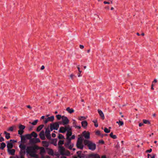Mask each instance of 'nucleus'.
I'll return each mask as SVG.
<instances>
[{
	"label": "nucleus",
	"instance_id": "obj_10",
	"mask_svg": "<svg viewBox=\"0 0 158 158\" xmlns=\"http://www.w3.org/2000/svg\"><path fill=\"white\" fill-rule=\"evenodd\" d=\"M77 148L81 149H82L84 148L83 141H77L76 144Z\"/></svg>",
	"mask_w": 158,
	"mask_h": 158
},
{
	"label": "nucleus",
	"instance_id": "obj_54",
	"mask_svg": "<svg viewBox=\"0 0 158 158\" xmlns=\"http://www.w3.org/2000/svg\"><path fill=\"white\" fill-rule=\"evenodd\" d=\"M52 136L53 138L55 137L56 136V134L55 133H52Z\"/></svg>",
	"mask_w": 158,
	"mask_h": 158
},
{
	"label": "nucleus",
	"instance_id": "obj_39",
	"mask_svg": "<svg viewBox=\"0 0 158 158\" xmlns=\"http://www.w3.org/2000/svg\"><path fill=\"white\" fill-rule=\"evenodd\" d=\"M38 120H35L33 122L31 123V122H30V123H31V124L33 125H35L37 122H38Z\"/></svg>",
	"mask_w": 158,
	"mask_h": 158
},
{
	"label": "nucleus",
	"instance_id": "obj_51",
	"mask_svg": "<svg viewBox=\"0 0 158 158\" xmlns=\"http://www.w3.org/2000/svg\"><path fill=\"white\" fill-rule=\"evenodd\" d=\"M155 155L154 154H153L152 155V156H151L150 157V158H155Z\"/></svg>",
	"mask_w": 158,
	"mask_h": 158
},
{
	"label": "nucleus",
	"instance_id": "obj_32",
	"mask_svg": "<svg viewBox=\"0 0 158 158\" xmlns=\"http://www.w3.org/2000/svg\"><path fill=\"white\" fill-rule=\"evenodd\" d=\"M110 136L111 137L114 139H116L117 138L116 136L115 135H114L113 134V133L112 132L110 133Z\"/></svg>",
	"mask_w": 158,
	"mask_h": 158
},
{
	"label": "nucleus",
	"instance_id": "obj_9",
	"mask_svg": "<svg viewBox=\"0 0 158 158\" xmlns=\"http://www.w3.org/2000/svg\"><path fill=\"white\" fill-rule=\"evenodd\" d=\"M54 116H52L48 117L47 118H45V119L44 120V122L45 123H46L49 122H53L54 121Z\"/></svg>",
	"mask_w": 158,
	"mask_h": 158
},
{
	"label": "nucleus",
	"instance_id": "obj_30",
	"mask_svg": "<svg viewBox=\"0 0 158 158\" xmlns=\"http://www.w3.org/2000/svg\"><path fill=\"white\" fill-rule=\"evenodd\" d=\"M25 135L27 139L30 140L31 139V134H27Z\"/></svg>",
	"mask_w": 158,
	"mask_h": 158
},
{
	"label": "nucleus",
	"instance_id": "obj_5",
	"mask_svg": "<svg viewBox=\"0 0 158 158\" xmlns=\"http://www.w3.org/2000/svg\"><path fill=\"white\" fill-rule=\"evenodd\" d=\"M66 140L67 142L64 143L65 146L67 148H68L70 149H71L73 145V144H71V139H66Z\"/></svg>",
	"mask_w": 158,
	"mask_h": 158
},
{
	"label": "nucleus",
	"instance_id": "obj_49",
	"mask_svg": "<svg viewBox=\"0 0 158 158\" xmlns=\"http://www.w3.org/2000/svg\"><path fill=\"white\" fill-rule=\"evenodd\" d=\"M73 124L74 125V126H76V121L74 119L73 120Z\"/></svg>",
	"mask_w": 158,
	"mask_h": 158
},
{
	"label": "nucleus",
	"instance_id": "obj_12",
	"mask_svg": "<svg viewBox=\"0 0 158 158\" xmlns=\"http://www.w3.org/2000/svg\"><path fill=\"white\" fill-rule=\"evenodd\" d=\"M68 128L67 127H61L60 128L59 131L60 132L64 133L67 131Z\"/></svg>",
	"mask_w": 158,
	"mask_h": 158
},
{
	"label": "nucleus",
	"instance_id": "obj_8",
	"mask_svg": "<svg viewBox=\"0 0 158 158\" xmlns=\"http://www.w3.org/2000/svg\"><path fill=\"white\" fill-rule=\"evenodd\" d=\"M62 123L64 125H66L68 124L69 122V120L68 118L64 116H62Z\"/></svg>",
	"mask_w": 158,
	"mask_h": 158
},
{
	"label": "nucleus",
	"instance_id": "obj_41",
	"mask_svg": "<svg viewBox=\"0 0 158 158\" xmlns=\"http://www.w3.org/2000/svg\"><path fill=\"white\" fill-rule=\"evenodd\" d=\"M58 137L60 139H64V136L60 134L59 135Z\"/></svg>",
	"mask_w": 158,
	"mask_h": 158
},
{
	"label": "nucleus",
	"instance_id": "obj_48",
	"mask_svg": "<svg viewBox=\"0 0 158 158\" xmlns=\"http://www.w3.org/2000/svg\"><path fill=\"white\" fill-rule=\"evenodd\" d=\"M152 151V149H150L149 150H147L146 151V152H151Z\"/></svg>",
	"mask_w": 158,
	"mask_h": 158
},
{
	"label": "nucleus",
	"instance_id": "obj_42",
	"mask_svg": "<svg viewBox=\"0 0 158 158\" xmlns=\"http://www.w3.org/2000/svg\"><path fill=\"white\" fill-rule=\"evenodd\" d=\"M56 117L57 119L59 120L61 118L62 119V116L60 115H56Z\"/></svg>",
	"mask_w": 158,
	"mask_h": 158
},
{
	"label": "nucleus",
	"instance_id": "obj_60",
	"mask_svg": "<svg viewBox=\"0 0 158 158\" xmlns=\"http://www.w3.org/2000/svg\"><path fill=\"white\" fill-rule=\"evenodd\" d=\"M143 125V123H139V127H141V126H142Z\"/></svg>",
	"mask_w": 158,
	"mask_h": 158
},
{
	"label": "nucleus",
	"instance_id": "obj_33",
	"mask_svg": "<svg viewBox=\"0 0 158 158\" xmlns=\"http://www.w3.org/2000/svg\"><path fill=\"white\" fill-rule=\"evenodd\" d=\"M143 123L145 124H150V121L147 120L146 119H143Z\"/></svg>",
	"mask_w": 158,
	"mask_h": 158
},
{
	"label": "nucleus",
	"instance_id": "obj_44",
	"mask_svg": "<svg viewBox=\"0 0 158 158\" xmlns=\"http://www.w3.org/2000/svg\"><path fill=\"white\" fill-rule=\"evenodd\" d=\"M2 133L0 134V142H2L4 141V139L3 137L1 136Z\"/></svg>",
	"mask_w": 158,
	"mask_h": 158
},
{
	"label": "nucleus",
	"instance_id": "obj_23",
	"mask_svg": "<svg viewBox=\"0 0 158 158\" xmlns=\"http://www.w3.org/2000/svg\"><path fill=\"white\" fill-rule=\"evenodd\" d=\"M13 146V144L9 142H7V147L8 148V149H11Z\"/></svg>",
	"mask_w": 158,
	"mask_h": 158
},
{
	"label": "nucleus",
	"instance_id": "obj_40",
	"mask_svg": "<svg viewBox=\"0 0 158 158\" xmlns=\"http://www.w3.org/2000/svg\"><path fill=\"white\" fill-rule=\"evenodd\" d=\"M86 119V118L84 116H81L78 118V119L80 121H81Z\"/></svg>",
	"mask_w": 158,
	"mask_h": 158
},
{
	"label": "nucleus",
	"instance_id": "obj_37",
	"mask_svg": "<svg viewBox=\"0 0 158 158\" xmlns=\"http://www.w3.org/2000/svg\"><path fill=\"white\" fill-rule=\"evenodd\" d=\"M104 132L106 133H109L110 132V129H109L106 127L104 128Z\"/></svg>",
	"mask_w": 158,
	"mask_h": 158
},
{
	"label": "nucleus",
	"instance_id": "obj_62",
	"mask_svg": "<svg viewBox=\"0 0 158 158\" xmlns=\"http://www.w3.org/2000/svg\"><path fill=\"white\" fill-rule=\"evenodd\" d=\"M153 86V85L152 84V85L151 88V89H154Z\"/></svg>",
	"mask_w": 158,
	"mask_h": 158
},
{
	"label": "nucleus",
	"instance_id": "obj_58",
	"mask_svg": "<svg viewBox=\"0 0 158 158\" xmlns=\"http://www.w3.org/2000/svg\"><path fill=\"white\" fill-rule=\"evenodd\" d=\"M78 77H80L81 76V73H79L78 74Z\"/></svg>",
	"mask_w": 158,
	"mask_h": 158
},
{
	"label": "nucleus",
	"instance_id": "obj_38",
	"mask_svg": "<svg viewBox=\"0 0 158 158\" xmlns=\"http://www.w3.org/2000/svg\"><path fill=\"white\" fill-rule=\"evenodd\" d=\"M48 153L51 155H53V152L52 149L49 150L48 152Z\"/></svg>",
	"mask_w": 158,
	"mask_h": 158
},
{
	"label": "nucleus",
	"instance_id": "obj_61",
	"mask_svg": "<svg viewBox=\"0 0 158 158\" xmlns=\"http://www.w3.org/2000/svg\"><path fill=\"white\" fill-rule=\"evenodd\" d=\"M101 158H106V156L105 155H103L102 156Z\"/></svg>",
	"mask_w": 158,
	"mask_h": 158
},
{
	"label": "nucleus",
	"instance_id": "obj_63",
	"mask_svg": "<svg viewBox=\"0 0 158 158\" xmlns=\"http://www.w3.org/2000/svg\"><path fill=\"white\" fill-rule=\"evenodd\" d=\"M20 158H24L23 155H22V154L20 155Z\"/></svg>",
	"mask_w": 158,
	"mask_h": 158
},
{
	"label": "nucleus",
	"instance_id": "obj_55",
	"mask_svg": "<svg viewBox=\"0 0 158 158\" xmlns=\"http://www.w3.org/2000/svg\"><path fill=\"white\" fill-rule=\"evenodd\" d=\"M27 107L28 108H29L30 109H32V107L30 105H27Z\"/></svg>",
	"mask_w": 158,
	"mask_h": 158
},
{
	"label": "nucleus",
	"instance_id": "obj_29",
	"mask_svg": "<svg viewBox=\"0 0 158 158\" xmlns=\"http://www.w3.org/2000/svg\"><path fill=\"white\" fill-rule=\"evenodd\" d=\"M82 136H83L82 135H79V137L77 141H83V139Z\"/></svg>",
	"mask_w": 158,
	"mask_h": 158
},
{
	"label": "nucleus",
	"instance_id": "obj_4",
	"mask_svg": "<svg viewBox=\"0 0 158 158\" xmlns=\"http://www.w3.org/2000/svg\"><path fill=\"white\" fill-rule=\"evenodd\" d=\"M59 125L58 122H56L50 125V131H52L53 130H57L59 127Z\"/></svg>",
	"mask_w": 158,
	"mask_h": 158
},
{
	"label": "nucleus",
	"instance_id": "obj_43",
	"mask_svg": "<svg viewBox=\"0 0 158 158\" xmlns=\"http://www.w3.org/2000/svg\"><path fill=\"white\" fill-rule=\"evenodd\" d=\"M96 134L99 136H100L101 135L100 131H97L96 132Z\"/></svg>",
	"mask_w": 158,
	"mask_h": 158
},
{
	"label": "nucleus",
	"instance_id": "obj_46",
	"mask_svg": "<svg viewBox=\"0 0 158 158\" xmlns=\"http://www.w3.org/2000/svg\"><path fill=\"white\" fill-rule=\"evenodd\" d=\"M77 68L78 70L79 73H81L82 72V71L80 70V68L79 67V65H78L77 66Z\"/></svg>",
	"mask_w": 158,
	"mask_h": 158
},
{
	"label": "nucleus",
	"instance_id": "obj_27",
	"mask_svg": "<svg viewBox=\"0 0 158 158\" xmlns=\"http://www.w3.org/2000/svg\"><path fill=\"white\" fill-rule=\"evenodd\" d=\"M20 135L21 139V141H24L26 140V138L25 135Z\"/></svg>",
	"mask_w": 158,
	"mask_h": 158
},
{
	"label": "nucleus",
	"instance_id": "obj_52",
	"mask_svg": "<svg viewBox=\"0 0 158 158\" xmlns=\"http://www.w3.org/2000/svg\"><path fill=\"white\" fill-rule=\"evenodd\" d=\"M75 136L74 135H73L70 138H71V139H75Z\"/></svg>",
	"mask_w": 158,
	"mask_h": 158
},
{
	"label": "nucleus",
	"instance_id": "obj_17",
	"mask_svg": "<svg viewBox=\"0 0 158 158\" xmlns=\"http://www.w3.org/2000/svg\"><path fill=\"white\" fill-rule=\"evenodd\" d=\"M8 152L9 154L14 155L15 154V150L14 149H8Z\"/></svg>",
	"mask_w": 158,
	"mask_h": 158
},
{
	"label": "nucleus",
	"instance_id": "obj_59",
	"mask_svg": "<svg viewBox=\"0 0 158 158\" xmlns=\"http://www.w3.org/2000/svg\"><path fill=\"white\" fill-rule=\"evenodd\" d=\"M44 65H42L41 67V69L43 70L44 69Z\"/></svg>",
	"mask_w": 158,
	"mask_h": 158
},
{
	"label": "nucleus",
	"instance_id": "obj_20",
	"mask_svg": "<svg viewBox=\"0 0 158 158\" xmlns=\"http://www.w3.org/2000/svg\"><path fill=\"white\" fill-rule=\"evenodd\" d=\"M90 157H92L93 158H100L99 156L96 154H92L89 155Z\"/></svg>",
	"mask_w": 158,
	"mask_h": 158
},
{
	"label": "nucleus",
	"instance_id": "obj_14",
	"mask_svg": "<svg viewBox=\"0 0 158 158\" xmlns=\"http://www.w3.org/2000/svg\"><path fill=\"white\" fill-rule=\"evenodd\" d=\"M19 147L20 149V155L22 154L21 152H23V151L26 148V146L24 144H20L19 145Z\"/></svg>",
	"mask_w": 158,
	"mask_h": 158
},
{
	"label": "nucleus",
	"instance_id": "obj_57",
	"mask_svg": "<svg viewBox=\"0 0 158 158\" xmlns=\"http://www.w3.org/2000/svg\"><path fill=\"white\" fill-rule=\"evenodd\" d=\"M75 127L76 128H77L78 129H80L81 128V127L80 126H75Z\"/></svg>",
	"mask_w": 158,
	"mask_h": 158
},
{
	"label": "nucleus",
	"instance_id": "obj_22",
	"mask_svg": "<svg viewBox=\"0 0 158 158\" xmlns=\"http://www.w3.org/2000/svg\"><path fill=\"white\" fill-rule=\"evenodd\" d=\"M72 132L69 131H67L66 139H71L70 136L72 135Z\"/></svg>",
	"mask_w": 158,
	"mask_h": 158
},
{
	"label": "nucleus",
	"instance_id": "obj_53",
	"mask_svg": "<svg viewBox=\"0 0 158 158\" xmlns=\"http://www.w3.org/2000/svg\"><path fill=\"white\" fill-rule=\"evenodd\" d=\"M105 4H110V2H108L104 1L103 2Z\"/></svg>",
	"mask_w": 158,
	"mask_h": 158
},
{
	"label": "nucleus",
	"instance_id": "obj_47",
	"mask_svg": "<svg viewBox=\"0 0 158 158\" xmlns=\"http://www.w3.org/2000/svg\"><path fill=\"white\" fill-rule=\"evenodd\" d=\"M74 75L73 74H71L70 75L69 77L71 79H73Z\"/></svg>",
	"mask_w": 158,
	"mask_h": 158
},
{
	"label": "nucleus",
	"instance_id": "obj_6",
	"mask_svg": "<svg viewBox=\"0 0 158 158\" xmlns=\"http://www.w3.org/2000/svg\"><path fill=\"white\" fill-rule=\"evenodd\" d=\"M19 130L18 131V134L19 135H22L23 133L24 130L25 128V126L21 124H20L19 126Z\"/></svg>",
	"mask_w": 158,
	"mask_h": 158
},
{
	"label": "nucleus",
	"instance_id": "obj_11",
	"mask_svg": "<svg viewBox=\"0 0 158 158\" xmlns=\"http://www.w3.org/2000/svg\"><path fill=\"white\" fill-rule=\"evenodd\" d=\"M33 138L31 139L30 140V143H39L40 142V140L38 138Z\"/></svg>",
	"mask_w": 158,
	"mask_h": 158
},
{
	"label": "nucleus",
	"instance_id": "obj_56",
	"mask_svg": "<svg viewBox=\"0 0 158 158\" xmlns=\"http://www.w3.org/2000/svg\"><path fill=\"white\" fill-rule=\"evenodd\" d=\"M157 82V80L156 79H155L152 82V84L154 83H156Z\"/></svg>",
	"mask_w": 158,
	"mask_h": 158
},
{
	"label": "nucleus",
	"instance_id": "obj_15",
	"mask_svg": "<svg viewBox=\"0 0 158 158\" xmlns=\"http://www.w3.org/2000/svg\"><path fill=\"white\" fill-rule=\"evenodd\" d=\"M98 112L102 119H104L105 118V116L104 114L102 111L100 110H98Z\"/></svg>",
	"mask_w": 158,
	"mask_h": 158
},
{
	"label": "nucleus",
	"instance_id": "obj_35",
	"mask_svg": "<svg viewBox=\"0 0 158 158\" xmlns=\"http://www.w3.org/2000/svg\"><path fill=\"white\" fill-rule=\"evenodd\" d=\"M93 122L94 123V126L96 127H98V124L97 123V120H93Z\"/></svg>",
	"mask_w": 158,
	"mask_h": 158
},
{
	"label": "nucleus",
	"instance_id": "obj_16",
	"mask_svg": "<svg viewBox=\"0 0 158 158\" xmlns=\"http://www.w3.org/2000/svg\"><path fill=\"white\" fill-rule=\"evenodd\" d=\"M45 135L46 137L48 139H50L51 137L50 133V131L49 130L46 129L45 132Z\"/></svg>",
	"mask_w": 158,
	"mask_h": 158
},
{
	"label": "nucleus",
	"instance_id": "obj_64",
	"mask_svg": "<svg viewBox=\"0 0 158 158\" xmlns=\"http://www.w3.org/2000/svg\"><path fill=\"white\" fill-rule=\"evenodd\" d=\"M99 143H104V142L103 140H101V141H99Z\"/></svg>",
	"mask_w": 158,
	"mask_h": 158
},
{
	"label": "nucleus",
	"instance_id": "obj_31",
	"mask_svg": "<svg viewBox=\"0 0 158 158\" xmlns=\"http://www.w3.org/2000/svg\"><path fill=\"white\" fill-rule=\"evenodd\" d=\"M31 136H33L35 138H36L37 136V134L35 132H33L31 134Z\"/></svg>",
	"mask_w": 158,
	"mask_h": 158
},
{
	"label": "nucleus",
	"instance_id": "obj_1",
	"mask_svg": "<svg viewBox=\"0 0 158 158\" xmlns=\"http://www.w3.org/2000/svg\"><path fill=\"white\" fill-rule=\"evenodd\" d=\"M64 143V140H60L58 142V145L59 152L62 155L69 156L70 154V152L66 150L62 146V145Z\"/></svg>",
	"mask_w": 158,
	"mask_h": 158
},
{
	"label": "nucleus",
	"instance_id": "obj_19",
	"mask_svg": "<svg viewBox=\"0 0 158 158\" xmlns=\"http://www.w3.org/2000/svg\"><path fill=\"white\" fill-rule=\"evenodd\" d=\"M82 126L84 128H86L87 126V123L85 120L81 122Z\"/></svg>",
	"mask_w": 158,
	"mask_h": 158
},
{
	"label": "nucleus",
	"instance_id": "obj_7",
	"mask_svg": "<svg viewBox=\"0 0 158 158\" xmlns=\"http://www.w3.org/2000/svg\"><path fill=\"white\" fill-rule=\"evenodd\" d=\"M82 136L86 139H90V133L88 131H84L82 132Z\"/></svg>",
	"mask_w": 158,
	"mask_h": 158
},
{
	"label": "nucleus",
	"instance_id": "obj_36",
	"mask_svg": "<svg viewBox=\"0 0 158 158\" xmlns=\"http://www.w3.org/2000/svg\"><path fill=\"white\" fill-rule=\"evenodd\" d=\"M80 158H88V157L87 156L85 155L84 154H82L79 157Z\"/></svg>",
	"mask_w": 158,
	"mask_h": 158
},
{
	"label": "nucleus",
	"instance_id": "obj_3",
	"mask_svg": "<svg viewBox=\"0 0 158 158\" xmlns=\"http://www.w3.org/2000/svg\"><path fill=\"white\" fill-rule=\"evenodd\" d=\"M84 142L85 145H87L89 150L94 151L96 149V145L92 141L85 139L84 140Z\"/></svg>",
	"mask_w": 158,
	"mask_h": 158
},
{
	"label": "nucleus",
	"instance_id": "obj_45",
	"mask_svg": "<svg viewBox=\"0 0 158 158\" xmlns=\"http://www.w3.org/2000/svg\"><path fill=\"white\" fill-rule=\"evenodd\" d=\"M77 154L78 155V156L79 157L82 154H81V151H79L77 152Z\"/></svg>",
	"mask_w": 158,
	"mask_h": 158
},
{
	"label": "nucleus",
	"instance_id": "obj_25",
	"mask_svg": "<svg viewBox=\"0 0 158 158\" xmlns=\"http://www.w3.org/2000/svg\"><path fill=\"white\" fill-rule=\"evenodd\" d=\"M42 143L43 146L44 147H48V146L49 144L46 141H43Z\"/></svg>",
	"mask_w": 158,
	"mask_h": 158
},
{
	"label": "nucleus",
	"instance_id": "obj_2",
	"mask_svg": "<svg viewBox=\"0 0 158 158\" xmlns=\"http://www.w3.org/2000/svg\"><path fill=\"white\" fill-rule=\"evenodd\" d=\"M36 148V147L35 146L27 147L26 149V152L31 157H38V155L35 154L34 152L35 149Z\"/></svg>",
	"mask_w": 158,
	"mask_h": 158
},
{
	"label": "nucleus",
	"instance_id": "obj_21",
	"mask_svg": "<svg viewBox=\"0 0 158 158\" xmlns=\"http://www.w3.org/2000/svg\"><path fill=\"white\" fill-rule=\"evenodd\" d=\"M66 110L69 113H72L74 112V110L73 108H70L69 107H68L66 108Z\"/></svg>",
	"mask_w": 158,
	"mask_h": 158
},
{
	"label": "nucleus",
	"instance_id": "obj_50",
	"mask_svg": "<svg viewBox=\"0 0 158 158\" xmlns=\"http://www.w3.org/2000/svg\"><path fill=\"white\" fill-rule=\"evenodd\" d=\"M80 48L81 49H82L84 48V46L83 45H80Z\"/></svg>",
	"mask_w": 158,
	"mask_h": 158
},
{
	"label": "nucleus",
	"instance_id": "obj_26",
	"mask_svg": "<svg viewBox=\"0 0 158 158\" xmlns=\"http://www.w3.org/2000/svg\"><path fill=\"white\" fill-rule=\"evenodd\" d=\"M44 127V125H41L39 126L37 128V131H39L42 129Z\"/></svg>",
	"mask_w": 158,
	"mask_h": 158
},
{
	"label": "nucleus",
	"instance_id": "obj_34",
	"mask_svg": "<svg viewBox=\"0 0 158 158\" xmlns=\"http://www.w3.org/2000/svg\"><path fill=\"white\" fill-rule=\"evenodd\" d=\"M116 123H118L119 126H122L123 125V121H117Z\"/></svg>",
	"mask_w": 158,
	"mask_h": 158
},
{
	"label": "nucleus",
	"instance_id": "obj_28",
	"mask_svg": "<svg viewBox=\"0 0 158 158\" xmlns=\"http://www.w3.org/2000/svg\"><path fill=\"white\" fill-rule=\"evenodd\" d=\"M6 144L3 142H2L1 144V147H0V148H1L2 149H3L4 148L6 147Z\"/></svg>",
	"mask_w": 158,
	"mask_h": 158
},
{
	"label": "nucleus",
	"instance_id": "obj_24",
	"mask_svg": "<svg viewBox=\"0 0 158 158\" xmlns=\"http://www.w3.org/2000/svg\"><path fill=\"white\" fill-rule=\"evenodd\" d=\"M4 134H5V137L7 139H8L10 138V134L9 133L5 131Z\"/></svg>",
	"mask_w": 158,
	"mask_h": 158
},
{
	"label": "nucleus",
	"instance_id": "obj_18",
	"mask_svg": "<svg viewBox=\"0 0 158 158\" xmlns=\"http://www.w3.org/2000/svg\"><path fill=\"white\" fill-rule=\"evenodd\" d=\"M16 126L15 125H13L11 127H9L8 130V131H12L14 130H16Z\"/></svg>",
	"mask_w": 158,
	"mask_h": 158
},
{
	"label": "nucleus",
	"instance_id": "obj_13",
	"mask_svg": "<svg viewBox=\"0 0 158 158\" xmlns=\"http://www.w3.org/2000/svg\"><path fill=\"white\" fill-rule=\"evenodd\" d=\"M40 137L41 139L44 140L45 139L44 132V131H42L39 134Z\"/></svg>",
	"mask_w": 158,
	"mask_h": 158
}]
</instances>
